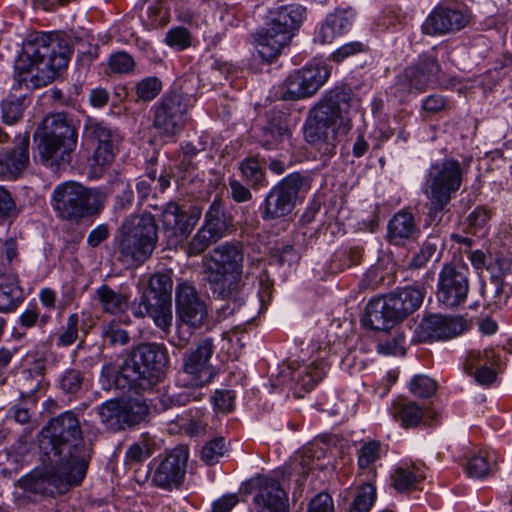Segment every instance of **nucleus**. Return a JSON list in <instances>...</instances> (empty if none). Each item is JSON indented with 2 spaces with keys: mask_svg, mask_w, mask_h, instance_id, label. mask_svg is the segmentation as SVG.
I'll return each mask as SVG.
<instances>
[{
  "mask_svg": "<svg viewBox=\"0 0 512 512\" xmlns=\"http://www.w3.org/2000/svg\"><path fill=\"white\" fill-rule=\"evenodd\" d=\"M382 454V445L379 441L372 440L364 443L358 450V466L360 469L371 467Z\"/></svg>",
  "mask_w": 512,
  "mask_h": 512,
  "instance_id": "nucleus-45",
  "label": "nucleus"
},
{
  "mask_svg": "<svg viewBox=\"0 0 512 512\" xmlns=\"http://www.w3.org/2000/svg\"><path fill=\"white\" fill-rule=\"evenodd\" d=\"M329 370L324 360H314L310 364L299 365L290 373L291 379L300 384L306 391L311 390L315 384L323 379Z\"/></svg>",
  "mask_w": 512,
  "mask_h": 512,
  "instance_id": "nucleus-35",
  "label": "nucleus"
},
{
  "mask_svg": "<svg viewBox=\"0 0 512 512\" xmlns=\"http://www.w3.org/2000/svg\"><path fill=\"white\" fill-rule=\"evenodd\" d=\"M214 348L213 339L205 338L195 348L183 354L182 366L176 379L179 391L162 395L159 399L160 407L155 405L158 410L185 406L202 398V388L216 375L215 368L210 363Z\"/></svg>",
  "mask_w": 512,
  "mask_h": 512,
  "instance_id": "nucleus-5",
  "label": "nucleus"
},
{
  "mask_svg": "<svg viewBox=\"0 0 512 512\" xmlns=\"http://www.w3.org/2000/svg\"><path fill=\"white\" fill-rule=\"evenodd\" d=\"M162 81L156 76H149L140 80L135 87L138 101H152L162 90Z\"/></svg>",
  "mask_w": 512,
  "mask_h": 512,
  "instance_id": "nucleus-44",
  "label": "nucleus"
},
{
  "mask_svg": "<svg viewBox=\"0 0 512 512\" xmlns=\"http://www.w3.org/2000/svg\"><path fill=\"white\" fill-rule=\"evenodd\" d=\"M101 423L108 431L119 432L140 424L149 416L148 404L141 399L108 400L96 407Z\"/></svg>",
  "mask_w": 512,
  "mask_h": 512,
  "instance_id": "nucleus-12",
  "label": "nucleus"
},
{
  "mask_svg": "<svg viewBox=\"0 0 512 512\" xmlns=\"http://www.w3.org/2000/svg\"><path fill=\"white\" fill-rule=\"evenodd\" d=\"M109 66L114 73L126 74L133 71L135 61L128 53L118 52L111 55Z\"/></svg>",
  "mask_w": 512,
  "mask_h": 512,
  "instance_id": "nucleus-56",
  "label": "nucleus"
},
{
  "mask_svg": "<svg viewBox=\"0 0 512 512\" xmlns=\"http://www.w3.org/2000/svg\"><path fill=\"white\" fill-rule=\"evenodd\" d=\"M468 23L467 16L460 10L437 6L421 26L424 34L435 36L461 30Z\"/></svg>",
  "mask_w": 512,
  "mask_h": 512,
  "instance_id": "nucleus-26",
  "label": "nucleus"
},
{
  "mask_svg": "<svg viewBox=\"0 0 512 512\" xmlns=\"http://www.w3.org/2000/svg\"><path fill=\"white\" fill-rule=\"evenodd\" d=\"M45 369V360L39 358L35 360L31 366L23 372L24 380L27 382L28 392L33 393L40 388L44 380Z\"/></svg>",
  "mask_w": 512,
  "mask_h": 512,
  "instance_id": "nucleus-46",
  "label": "nucleus"
},
{
  "mask_svg": "<svg viewBox=\"0 0 512 512\" xmlns=\"http://www.w3.org/2000/svg\"><path fill=\"white\" fill-rule=\"evenodd\" d=\"M41 466L17 481L19 501L38 502L80 485L86 476L91 448L85 443L76 414L52 418L39 436Z\"/></svg>",
  "mask_w": 512,
  "mask_h": 512,
  "instance_id": "nucleus-1",
  "label": "nucleus"
},
{
  "mask_svg": "<svg viewBox=\"0 0 512 512\" xmlns=\"http://www.w3.org/2000/svg\"><path fill=\"white\" fill-rule=\"evenodd\" d=\"M305 17L306 8L300 4H289L270 11L265 26L255 35L260 57L268 62L277 58L299 30Z\"/></svg>",
  "mask_w": 512,
  "mask_h": 512,
  "instance_id": "nucleus-8",
  "label": "nucleus"
},
{
  "mask_svg": "<svg viewBox=\"0 0 512 512\" xmlns=\"http://www.w3.org/2000/svg\"><path fill=\"white\" fill-rule=\"evenodd\" d=\"M53 208L63 220L78 223L83 218L97 214L105 202L104 195L77 182L58 185L53 191Z\"/></svg>",
  "mask_w": 512,
  "mask_h": 512,
  "instance_id": "nucleus-10",
  "label": "nucleus"
},
{
  "mask_svg": "<svg viewBox=\"0 0 512 512\" xmlns=\"http://www.w3.org/2000/svg\"><path fill=\"white\" fill-rule=\"evenodd\" d=\"M1 108L3 120L7 124H13L22 116V104L18 100L3 101Z\"/></svg>",
  "mask_w": 512,
  "mask_h": 512,
  "instance_id": "nucleus-61",
  "label": "nucleus"
},
{
  "mask_svg": "<svg viewBox=\"0 0 512 512\" xmlns=\"http://www.w3.org/2000/svg\"><path fill=\"white\" fill-rule=\"evenodd\" d=\"M118 259L126 265H139L148 260L158 243V225L151 213L127 217L118 230Z\"/></svg>",
  "mask_w": 512,
  "mask_h": 512,
  "instance_id": "nucleus-9",
  "label": "nucleus"
},
{
  "mask_svg": "<svg viewBox=\"0 0 512 512\" xmlns=\"http://www.w3.org/2000/svg\"><path fill=\"white\" fill-rule=\"evenodd\" d=\"M157 444L154 437L144 433L129 446L125 453L126 464H137L149 458L156 450Z\"/></svg>",
  "mask_w": 512,
  "mask_h": 512,
  "instance_id": "nucleus-39",
  "label": "nucleus"
},
{
  "mask_svg": "<svg viewBox=\"0 0 512 512\" xmlns=\"http://www.w3.org/2000/svg\"><path fill=\"white\" fill-rule=\"evenodd\" d=\"M172 288L173 282L169 275L156 273L151 276L146 290L161 297L166 303L172 304Z\"/></svg>",
  "mask_w": 512,
  "mask_h": 512,
  "instance_id": "nucleus-43",
  "label": "nucleus"
},
{
  "mask_svg": "<svg viewBox=\"0 0 512 512\" xmlns=\"http://www.w3.org/2000/svg\"><path fill=\"white\" fill-rule=\"evenodd\" d=\"M188 457V451L182 447L170 451L156 466L152 482L167 490L179 487L185 476Z\"/></svg>",
  "mask_w": 512,
  "mask_h": 512,
  "instance_id": "nucleus-22",
  "label": "nucleus"
},
{
  "mask_svg": "<svg viewBox=\"0 0 512 512\" xmlns=\"http://www.w3.org/2000/svg\"><path fill=\"white\" fill-rule=\"evenodd\" d=\"M375 499L376 488L370 483H365L357 488L354 500L347 512H369Z\"/></svg>",
  "mask_w": 512,
  "mask_h": 512,
  "instance_id": "nucleus-42",
  "label": "nucleus"
},
{
  "mask_svg": "<svg viewBox=\"0 0 512 512\" xmlns=\"http://www.w3.org/2000/svg\"><path fill=\"white\" fill-rule=\"evenodd\" d=\"M189 107V98L178 92L164 95L152 108L153 126L160 134L172 136L177 134L183 124Z\"/></svg>",
  "mask_w": 512,
  "mask_h": 512,
  "instance_id": "nucleus-17",
  "label": "nucleus"
},
{
  "mask_svg": "<svg viewBox=\"0 0 512 512\" xmlns=\"http://www.w3.org/2000/svg\"><path fill=\"white\" fill-rule=\"evenodd\" d=\"M83 380L84 377L80 370L69 369L60 379V388L64 393L76 394L81 389Z\"/></svg>",
  "mask_w": 512,
  "mask_h": 512,
  "instance_id": "nucleus-54",
  "label": "nucleus"
},
{
  "mask_svg": "<svg viewBox=\"0 0 512 512\" xmlns=\"http://www.w3.org/2000/svg\"><path fill=\"white\" fill-rule=\"evenodd\" d=\"M465 472L470 478L482 479L491 471L488 458L482 454L474 455L468 459L464 466Z\"/></svg>",
  "mask_w": 512,
  "mask_h": 512,
  "instance_id": "nucleus-50",
  "label": "nucleus"
},
{
  "mask_svg": "<svg viewBox=\"0 0 512 512\" xmlns=\"http://www.w3.org/2000/svg\"><path fill=\"white\" fill-rule=\"evenodd\" d=\"M425 478L423 471L416 466L398 467L395 469L392 480L394 488L399 492L412 489L416 482Z\"/></svg>",
  "mask_w": 512,
  "mask_h": 512,
  "instance_id": "nucleus-40",
  "label": "nucleus"
},
{
  "mask_svg": "<svg viewBox=\"0 0 512 512\" xmlns=\"http://www.w3.org/2000/svg\"><path fill=\"white\" fill-rule=\"evenodd\" d=\"M226 451L225 440L223 437H217L208 441L201 451L202 460L208 464L213 465L218 462L219 458L224 455Z\"/></svg>",
  "mask_w": 512,
  "mask_h": 512,
  "instance_id": "nucleus-52",
  "label": "nucleus"
},
{
  "mask_svg": "<svg viewBox=\"0 0 512 512\" xmlns=\"http://www.w3.org/2000/svg\"><path fill=\"white\" fill-rule=\"evenodd\" d=\"M291 135L287 116L281 111L271 110L267 113L266 124L257 137L258 143L267 150L278 149Z\"/></svg>",
  "mask_w": 512,
  "mask_h": 512,
  "instance_id": "nucleus-28",
  "label": "nucleus"
},
{
  "mask_svg": "<svg viewBox=\"0 0 512 512\" xmlns=\"http://www.w3.org/2000/svg\"><path fill=\"white\" fill-rule=\"evenodd\" d=\"M366 45L360 41H353L344 44L330 55V59L336 63H340L346 58L364 52Z\"/></svg>",
  "mask_w": 512,
  "mask_h": 512,
  "instance_id": "nucleus-58",
  "label": "nucleus"
},
{
  "mask_svg": "<svg viewBox=\"0 0 512 512\" xmlns=\"http://www.w3.org/2000/svg\"><path fill=\"white\" fill-rule=\"evenodd\" d=\"M234 402L235 393L231 390H216L213 396L214 406L224 413H228L233 410Z\"/></svg>",
  "mask_w": 512,
  "mask_h": 512,
  "instance_id": "nucleus-59",
  "label": "nucleus"
},
{
  "mask_svg": "<svg viewBox=\"0 0 512 512\" xmlns=\"http://www.w3.org/2000/svg\"><path fill=\"white\" fill-rule=\"evenodd\" d=\"M232 226L233 219L227 212L225 203L222 199L215 198L205 212L202 226L188 244V255H200L211 244L225 237Z\"/></svg>",
  "mask_w": 512,
  "mask_h": 512,
  "instance_id": "nucleus-13",
  "label": "nucleus"
},
{
  "mask_svg": "<svg viewBox=\"0 0 512 512\" xmlns=\"http://www.w3.org/2000/svg\"><path fill=\"white\" fill-rule=\"evenodd\" d=\"M231 198L237 202H247L252 199V193L248 187L236 179L229 180Z\"/></svg>",
  "mask_w": 512,
  "mask_h": 512,
  "instance_id": "nucleus-63",
  "label": "nucleus"
},
{
  "mask_svg": "<svg viewBox=\"0 0 512 512\" xmlns=\"http://www.w3.org/2000/svg\"><path fill=\"white\" fill-rule=\"evenodd\" d=\"M257 488L254 501L259 512H287L288 497L277 480L267 476L258 477Z\"/></svg>",
  "mask_w": 512,
  "mask_h": 512,
  "instance_id": "nucleus-27",
  "label": "nucleus"
},
{
  "mask_svg": "<svg viewBox=\"0 0 512 512\" xmlns=\"http://www.w3.org/2000/svg\"><path fill=\"white\" fill-rule=\"evenodd\" d=\"M22 299L23 292L18 285L17 275L0 271V312L14 310Z\"/></svg>",
  "mask_w": 512,
  "mask_h": 512,
  "instance_id": "nucleus-34",
  "label": "nucleus"
},
{
  "mask_svg": "<svg viewBox=\"0 0 512 512\" xmlns=\"http://www.w3.org/2000/svg\"><path fill=\"white\" fill-rule=\"evenodd\" d=\"M73 47L64 33H41L23 47V55L15 64L16 79L20 85L39 88L52 82L58 71L68 66Z\"/></svg>",
  "mask_w": 512,
  "mask_h": 512,
  "instance_id": "nucleus-2",
  "label": "nucleus"
},
{
  "mask_svg": "<svg viewBox=\"0 0 512 512\" xmlns=\"http://www.w3.org/2000/svg\"><path fill=\"white\" fill-rule=\"evenodd\" d=\"M204 272L243 273L244 253L240 243L225 242L209 253Z\"/></svg>",
  "mask_w": 512,
  "mask_h": 512,
  "instance_id": "nucleus-25",
  "label": "nucleus"
},
{
  "mask_svg": "<svg viewBox=\"0 0 512 512\" xmlns=\"http://www.w3.org/2000/svg\"><path fill=\"white\" fill-rule=\"evenodd\" d=\"M439 71L440 65L436 57L423 54L416 64L406 67L397 75L395 93L401 99L412 93H422L436 82Z\"/></svg>",
  "mask_w": 512,
  "mask_h": 512,
  "instance_id": "nucleus-15",
  "label": "nucleus"
},
{
  "mask_svg": "<svg viewBox=\"0 0 512 512\" xmlns=\"http://www.w3.org/2000/svg\"><path fill=\"white\" fill-rule=\"evenodd\" d=\"M307 512H334L332 497L324 492L317 494L311 499Z\"/></svg>",
  "mask_w": 512,
  "mask_h": 512,
  "instance_id": "nucleus-60",
  "label": "nucleus"
},
{
  "mask_svg": "<svg viewBox=\"0 0 512 512\" xmlns=\"http://www.w3.org/2000/svg\"><path fill=\"white\" fill-rule=\"evenodd\" d=\"M494 357L493 350L485 349L483 351L480 350H471L469 351L466 360L464 362V371L472 375L473 370L475 368H479L483 366L484 363H488Z\"/></svg>",
  "mask_w": 512,
  "mask_h": 512,
  "instance_id": "nucleus-55",
  "label": "nucleus"
},
{
  "mask_svg": "<svg viewBox=\"0 0 512 512\" xmlns=\"http://www.w3.org/2000/svg\"><path fill=\"white\" fill-rule=\"evenodd\" d=\"M353 19L354 15L351 11L336 10L325 18L315 35L314 41L321 44L332 43L336 38L346 34L351 29Z\"/></svg>",
  "mask_w": 512,
  "mask_h": 512,
  "instance_id": "nucleus-30",
  "label": "nucleus"
},
{
  "mask_svg": "<svg viewBox=\"0 0 512 512\" xmlns=\"http://www.w3.org/2000/svg\"><path fill=\"white\" fill-rule=\"evenodd\" d=\"M102 337L105 343L112 346H124L128 344L130 340L128 332L121 328L120 324L115 321H111L103 326Z\"/></svg>",
  "mask_w": 512,
  "mask_h": 512,
  "instance_id": "nucleus-49",
  "label": "nucleus"
},
{
  "mask_svg": "<svg viewBox=\"0 0 512 512\" xmlns=\"http://www.w3.org/2000/svg\"><path fill=\"white\" fill-rule=\"evenodd\" d=\"M419 233L414 216L407 211L397 212L388 222L387 239L393 245H403Z\"/></svg>",
  "mask_w": 512,
  "mask_h": 512,
  "instance_id": "nucleus-33",
  "label": "nucleus"
},
{
  "mask_svg": "<svg viewBox=\"0 0 512 512\" xmlns=\"http://www.w3.org/2000/svg\"><path fill=\"white\" fill-rule=\"evenodd\" d=\"M310 185L307 174L294 172L284 177L265 196L260 207L262 219L270 221L288 216L295 208L299 192L308 190Z\"/></svg>",
  "mask_w": 512,
  "mask_h": 512,
  "instance_id": "nucleus-11",
  "label": "nucleus"
},
{
  "mask_svg": "<svg viewBox=\"0 0 512 512\" xmlns=\"http://www.w3.org/2000/svg\"><path fill=\"white\" fill-rule=\"evenodd\" d=\"M85 136L95 145L93 160L96 165L105 167L110 165L116 155L120 136L103 121L88 119L84 127Z\"/></svg>",
  "mask_w": 512,
  "mask_h": 512,
  "instance_id": "nucleus-21",
  "label": "nucleus"
},
{
  "mask_svg": "<svg viewBox=\"0 0 512 512\" xmlns=\"http://www.w3.org/2000/svg\"><path fill=\"white\" fill-rule=\"evenodd\" d=\"M239 169L242 177L253 188L266 186V176L256 157H246L240 162Z\"/></svg>",
  "mask_w": 512,
  "mask_h": 512,
  "instance_id": "nucleus-41",
  "label": "nucleus"
},
{
  "mask_svg": "<svg viewBox=\"0 0 512 512\" xmlns=\"http://www.w3.org/2000/svg\"><path fill=\"white\" fill-rule=\"evenodd\" d=\"M467 322L459 316L430 315L422 319L419 329L423 341L449 340L464 333Z\"/></svg>",
  "mask_w": 512,
  "mask_h": 512,
  "instance_id": "nucleus-23",
  "label": "nucleus"
},
{
  "mask_svg": "<svg viewBox=\"0 0 512 512\" xmlns=\"http://www.w3.org/2000/svg\"><path fill=\"white\" fill-rule=\"evenodd\" d=\"M169 362L167 349L160 344L137 346L118 367L105 365L101 377L107 379V388L141 394L151 390L165 374Z\"/></svg>",
  "mask_w": 512,
  "mask_h": 512,
  "instance_id": "nucleus-3",
  "label": "nucleus"
},
{
  "mask_svg": "<svg viewBox=\"0 0 512 512\" xmlns=\"http://www.w3.org/2000/svg\"><path fill=\"white\" fill-rule=\"evenodd\" d=\"M175 306L177 321L192 329L202 327L208 318L206 302L191 283L183 282L177 285Z\"/></svg>",
  "mask_w": 512,
  "mask_h": 512,
  "instance_id": "nucleus-19",
  "label": "nucleus"
},
{
  "mask_svg": "<svg viewBox=\"0 0 512 512\" xmlns=\"http://www.w3.org/2000/svg\"><path fill=\"white\" fill-rule=\"evenodd\" d=\"M361 109L360 99L347 86L327 91L311 110L312 124L306 132L308 142L333 145L337 133L346 134L352 119Z\"/></svg>",
  "mask_w": 512,
  "mask_h": 512,
  "instance_id": "nucleus-4",
  "label": "nucleus"
},
{
  "mask_svg": "<svg viewBox=\"0 0 512 512\" xmlns=\"http://www.w3.org/2000/svg\"><path fill=\"white\" fill-rule=\"evenodd\" d=\"M436 382L425 375H416L410 382V392L421 398H427L433 395L436 391Z\"/></svg>",
  "mask_w": 512,
  "mask_h": 512,
  "instance_id": "nucleus-53",
  "label": "nucleus"
},
{
  "mask_svg": "<svg viewBox=\"0 0 512 512\" xmlns=\"http://www.w3.org/2000/svg\"><path fill=\"white\" fill-rule=\"evenodd\" d=\"M95 299L104 312L112 315L122 314L128 309V296L113 290L107 284H102L95 290Z\"/></svg>",
  "mask_w": 512,
  "mask_h": 512,
  "instance_id": "nucleus-36",
  "label": "nucleus"
},
{
  "mask_svg": "<svg viewBox=\"0 0 512 512\" xmlns=\"http://www.w3.org/2000/svg\"><path fill=\"white\" fill-rule=\"evenodd\" d=\"M43 164L53 167L70 162L78 141V132L65 113L47 115L34 134Z\"/></svg>",
  "mask_w": 512,
  "mask_h": 512,
  "instance_id": "nucleus-7",
  "label": "nucleus"
},
{
  "mask_svg": "<svg viewBox=\"0 0 512 512\" xmlns=\"http://www.w3.org/2000/svg\"><path fill=\"white\" fill-rule=\"evenodd\" d=\"M362 322L375 331H387L398 324L384 296L368 302Z\"/></svg>",
  "mask_w": 512,
  "mask_h": 512,
  "instance_id": "nucleus-32",
  "label": "nucleus"
},
{
  "mask_svg": "<svg viewBox=\"0 0 512 512\" xmlns=\"http://www.w3.org/2000/svg\"><path fill=\"white\" fill-rule=\"evenodd\" d=\"M147 14L150 25L153 28L163 27L169 22L168 10L162 5L160 0H157L148 7Z\"/></svg>",
  "mask_w": 512,
  "mask_h": 512,
  "instance_id": "nucleus-57",
  "label": "nucleus"
},
{
  "mask_svg": "<svg viewBox=\"0 0 512 512\" xmlns=\"http://www.w3.org/2000/svg\"><path fill=\"white\" fill-rule=\"evenodd\" d=\"M164 41L169 47L182 51L190 47L191 34L183 27H174L167 31Z\"/></svg>",
  "mask_w": 512,
  "mask_h": 512,
  "instance_id": "nucleus-51",
  "label": "nucleus"
},
{
  "mask_svg": "<svg viewBox=\"0 0 512 512\" xmlns=\"http://www.w3.org/2000/svg\"><path fill=\"white\" fill-rule=\"evenodd\" d=\"M490 280L512 281V260L507 257H497L487 265Z\"/></svg>",
  "mask_w": 512,
  "mask_h": 512,
  "instance_id": "nucleus-48",
  "label": "nucleus"
},
{
  "mask_svg": "<svg viewBox=\"0 0 512 512\" xmlns=\"http://www.w3.org/2000/svg\"><path fill=\"white\" fill-rule=\"evenodd\" d=\"M29 133L25 132L16 137V146L0 155V176L6 174L18 175L29 163Z\"/></svg>",
  "mask_w": 512,
  "mask_h": 512,
  "instance_id": "nucleus-31",
  "label": "nucleus"
},
{
  "mask_svg": "<svg viewBox=\"0 0 512 512\" xmlns=\"http://www.w3.org/2000/svg\"><path fill=\"white\" fill-rule=\"evenodd\" d=\"M204 280L213 298L225 301V304L217 309L219 317L226 318L238 312L246 303L243 273L204 272Z\"/></svg>",
  "mask_w": 512,
  "mask_h": 512,
  "instance_id": "nucleus-14",
  "label": "nucleus"
},
{
  "mask_svg": "<svg viewBox=\"0 0 512 512\" xmlns=\"http://www.w3.org/2000/svg\"><path fill=\"white\" fill-rule=\"evenodd\" d=\"M490 218V213L483 207L475 208L467 217L468 227L473 233L486 225Z\"/></svg>",
  "mask_w": 512,
  "mask_h": 512,
  "instance_id": "nucleus-62",
  "label": "nucleus"
},
{
  "mask_svg": "<svg viewBox=\"0 0 512 512\" xmlns=\"http://www.w3.org/2000/svg\"><path fill=\"white\" fill-rule=\"evenodd\" d=\"M444 245V239L439 234L431 233L422 243L419 252L416 253L409 261V268H423L433 257H435V260L438 261L442 256Z\"/></svg>",
  "mask_w": 512,
  "mask_h": 512,
  "instance_id": "nucleus-37",
  "label": "nucleus"
},
{
  "mask_svg": "<svg viewBox=\"0 0 512 512\" xmlns=\"http://www.w3.org/2000/svg\"><path fill=\"white\" fill-rule=\"evenodd\" d=\"M490 283L494 286V302L502 303L512 295V280H490Z\"/></svg>",
  "mask_w": 512,
  "mask_h": 512,
  "instance_id": "nucleus-64",
  "label": "nucleus"
},
{
  "mask_svg": "<svg viewBox=\"0 0 512 512\" xmlns=\"http://www.w3.org/2000/svg\"><path fill=\"white\" fill-rule=\"evenodd\" d=\"M80 325V316L77 313L71 314L62 328L63 331L58 335L56 346L67 347L72 345L78 338Z\"/></svg>",
  "mask_w": 512,
  "mask_h": 512,
  "instance_id": "nucleus-47",
  "label": "nucleus"
},
{
  "mask_svg": "<svg viewBox=\"0 0 512 512\" xmlns=\"http://www.w3.org/2000/svg\"><path fill=\"white\" fill-rule=\"evenodd\" d=\"M466 169L455 158L436 161L427 169L422 191L428 199V216L440 221L449 211V204L460 190Z\"/></svg>",
  "mask_w": 512,
  "mask_h": 512,
  "instance_id": "nucleus-6",
  "label": "nucleus"
},
{
  "mask_svg": "<svg viewBox=\"0 0 512 512\" xmlns=\"http://www.w3.org/2000/svg\"><path fill=\"white\" fill-rule=\"evenodd\" d=\"M132 313L136 318L151 317L155 325L165 333H168L172 325V304L166 303L161 297L147 290L139 299L133 301Z\"/></svg>",
  "mask_w": 512,
  "mask_h": 512,
  "instance_id": "nucleus-24",
  "label": "nucleus"
},
{
  "mask_svg": "<svg viewBox=\"0 0 512 512\" xmlns=\"http://www.w3.org/2000/svg\"><path fill=\"white\" fill-rule=\"evenodd\" d=\"M384 298L399 323L421 306L424 292L419 288L406 287L390 292Z\"/></svg>",
  "mask_w": 512,
  "mask_h": 512,
  "instance_id": "nucleus-29",
  "label": "nucleus"
},
{
  "mask_svg": "<svg viewBox=\"0 0 512 512\" xmlns=\"http://www.w3.org/2000/svg\"><path fill=\"white\" fill-rule=\"evenodd\" d=\"M391 413L405 428L417 426L424 417L423 409L412 401L395 402Z\"/></svg>",
  "mask_w": 512,
  "mask_h": 512,
  "instance_id": "nucleus-38",
  "label": "nucleus"
},
{
  "mask_svg": "<svg viewBox=\"0 0 512 512\" xmlns=\"http://www.w3.org/2000/svg\"><path fill=\"white\" fill-rule=\"evenodd\" d=\"M469 293V268L461 263H446L438 275L436 296L445 306L463 304Z\"/></svg>",
  "mask_w": 512,
  "mask_h": 512,
  "instance_id": "nucleus-16",
  "label": "nucleus"
},
{
  "mask_svg": "<svg viewBox=\"0 0 512 512\" xmlns=\"http://www.w3.org/2000/svg\"><path fill=\"white\" fill-rule=\"evenodd\" d=\"M201 216V209L193 206L184 211L176 202H168L161 210L160 221L170 245L182 243L190 235Z\"/></svg>",
  "mask_w": 512,
  "mask_h": 512,
  "instance_id": "nucleus-18",
  "label": "nucleus"
},
{
  "mask_svg": "<svg viewBox=\"0 0 512 512\" xmlns=\"http://www.w3.org/2000/svg\"><path fill=\"white\" fill-rule=\"evenodd\" d=\"M330 70L326 65H307L290 74L286 81L285 100H296L314 95L327 81Z\"/></svg>",
  "mask_w": 512,
  "mask_h": 512,
  "instance_id": "nucleus-20",
  "label": "nucleus"
}]
</instances>
